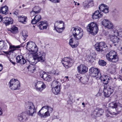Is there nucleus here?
Returning <instances> with one entry per match:
<instances>
[{"mask_svg":"<svg viewBox=\"0 0 122 122\" xmlns=\"http://www.w3.org/2000/svg\"><path fill=\"white\" fill-rule=\"evenodd\" d=\"M120 104L119 103H116L115 102L111 103L109 108L110 111H108V113L113 115H116L119 114L122 108V106L120 105Z\"/></svg>","mask_w":122,"mask_h":122,"instance_id":"f257e3e1","label":"nucleus"},{"mask_svg":"<svg viewBox=\"0 0 122 122\" xmlns=\"http://www.w3.org/2000/svg\"><path fill=\"white\" fill-rule=\"evenodd\" d=\"M89 73L91 76L95 77L97 80L100 79L103 81H105V79H104L103 76H101L99 70L98 68L91 67L89 70Z\"/></svg>","mask_w":122,"mask_h":122,"instance_id":"f03ea898","label":"nucleus"},{"mask_svg":"<svg viewBox=\"0 0 122 122\" xmlns=\"http://www.w3.org/2000/svg\"><path fill=\"white\" fill-rule=\"evenodd\" d=\"M86 29L92 35H95L98 31L97 24L94 22H92L88 24L86 27Z\"/></svg>","mask_w":122,"mask_h":122,"instance_id":"7ed1b4c3","label":"nucleus"},{"mask_svg":"<svg viewBox=\"0 0 122 122\" xmlns=\"http://www.w3.org/2000/svg\"><path fill=\"white\" fill-rule=\"evenodd\" d=\"M25 108L27 110V113L30 116H32L36 113V109L34 104L30 102H28L25 103Z\"/></svg>","mask_w":122,"mask_h":122,"instance_id":"20e7f679","label":"nucleus"},{"mask_svg":"<svg viewBox=\"0 0 122 122\" xmlns=\"http://www.w3.org/2000/svg\"><path fill=\"white\" fill-rule=\"evenodd\" d=\"M24 42L21 43L20 45L15 46L10 44L9 48V53H21L20 52L21 47H23L25 46L24 44Z\"/></svg>","mask_w":122,"mask_h":122,"instance_id":"39448f33","label":"nucleus"},{"mask_svg":"<svg viewBox=\"0 0 122 122\" xmlns=\"http://www.w3.org/2000/svg\"><path fill=\"white\" fill-rule=\"evenodd\" d=\"M10 88L13 90H18L20 87L19 81L16 79H12L9 83Z\"/></svg>","mask_w":122,"mask_h":122,"instance_id":"423d86ee","label":"nucleus"},{"mask_svg":"<svg viewBox=\"0 0 122 122\" xmlns=\"http://www.w3.org/2000/svg\"><path fill=\"white\" fill-rule=\"evenodd\" d=\"M73 29L72 33L74 38L75 40L78 41L81 39L83 36V30H80V28L78 29L74 27L72 28V29Z\"/></svg>","mask_w":122,"mask_h":122,"instance_id":"0eeeda50","label":"nucleus"},{"mask_svg":"<svg viewBox=\"0 0 122 122\" xmlns=\"http://www.w3.org/2000/svg\"><path fill=\"white\" fill-rule=\"evenodd\" d=\"M104 93L105 96L108 97H109L113 92V87L109 86L108 84H104Z\"/></svg>","mask_w":122,"mask_h":122,"instance_id":"6e6552de","label":"nucleus"},{"mask_svg":"<svg viewBox=\"0 0 122 122\" xmlns=\"http://www.w3.org/2000/svg\"><path fill=\"white\" fill-rule=\"evenodd\" d=\"M61 62L65 67L68 68L71 67V64L73 63L74 61L72 58L66 57L63 58Z\"/></svg>","mask_w":122,"mask_h":122,"instance_id":"1a4fd4ad","label":"nucleus"},{"mask_svg":"<svg viewBox=\"0 0 122 122\" xmlns=\"http://www.w3.org/2000/svg\"><path fill=\"white\" fill-rule=\"evenodd\" d=\"M36 90L38 91H41L46 87V86L44 83L41 81H38L34 84Z\"/></svg>","mask_w":122,"mask_h":122,"instance_id":"9d476101","label":"nucleus"},{"mask_svg":"<svg viewBox=\"0 0 122 122\" xmlns=\"http://www.w3.org/2000/svg\"><path fill=\"white\" fill-rule=\"evenodd\" d=\"M105 46V43L103 42H97L95 45L96 50L98 51H105L106 48Z\"/></svg>","mask_w":122,"mask_h":122,"instance_id":"9b49d317","label":"nucleus"},{"mask_svg":"<svg viewBox=\"0 0 122 122\" xmlns=\"http://www.w3.org/2000/svg\"><path fill=\"white\" fill-rule=\"evenodd\" d=\"M33 58L34 60L41 62H44L45 60V56L43 54H33Z\"/></svg>","mask_w":122,"mask_h":122,"instance_id":"f8f14e48","label":"nucleus"},{"mask_svg":"<svg viewBox=\"0 0 122 122\" xmlns=\"http://www.w3.org/2000/svg\"><path fill=\"white\" fill-rule=\"evenodd\" d=\"M103 112V110L101 108H97L93 111L92 116L93 117L96 118L97 117L102 115Z\"/></svg>","mask_w":122,"mask_h":122,"instance_id":"ddd939ff","label":"nucleus"},{"mask_svg":"<svg viewBox=\"0 0 122 122\" xmlns=\"http://www.w3.org/2000/svg\"><path fill=\"white\" fill-rule=\"evenodd\" d=\"M41 73L40 76L45 81L49 82L52 80V78L51 76L43 71L41 72L40 74Z\"/></svg>","mask_w":122,"mask_h":122,"instance_id":"4468645a","label":"nucleus"},{"mask_svg":"<svg viewBox=\"0 0 122 122\" xmlns=\"http://www.w3.org/2000/svg\"><path fill=\"white\" fill-rule=\"evenodd\" d=\"M107 59L108 61L113 62L117 61V56L116 55H113L111 54H107L106 56Z\"/></svg>","mask_w":122,"mask_h":122,"instance_id":"2eb2a0df","label":"nucleus"},{"mask_svg":"<svg viewBox=\"0 0 122 122\" xmlns=\"http://www.w3.org/2000/svg\"><path fill=\"white\" fill-rule=\"evenodd\" d=\"M2 22L6 26L12 24L13 22L12 19L10 17H5L2 18Z\"/></svg>","mask_w":122,"mask_h":122,"instance_id":"dca6fc26","label":"nucleus"},{"mask_svg":"<svg viewBox=\"0 0 122 122\" xmlns=\"http://www.w3.org/2000/svg\"><path fill=\"white\" fill-rule=\"evenodd\" d=\"M77 69L78 72L81 74L85 73L88 71L87 67L83 65H81L78 66Z\"/></svg>","mask_w":122,"mask_h":122,"instance_id":"f3484780","label":"nucleus"},{"mask_svg":"<svg viewBox=\"0 0 122 122\" xmlns=\"http://www.w3.org/2000/svg\"><path fill=\"white\" fill-rule=\"evenodd\" d=\"M27 115L26 113H21L18 115V119L20 121H25L27 120Z\"/></svg>","mask_w":122,"mask_h":122,"instance_id":"a211bd4d","label":"nucleus"},{"mask_svg":"<svg viewBox=\"0 0 122 122\" xmlns=\"http://www.w3.org/2000/svg\"><path fill=\"white\" fill-rule=\"evenodd\" d=\"M17 62L20 63L21 65L25 64V63H27L26 60L22 56L18 55L16 57Z\"/></svg>","mask_w":122,"mask_h":122,"instance_id":"6ab92c4d","label":"nucleus"},{"mask_svg":"<svg viewBox=\"0 0 122 122\" xmlns=\"http://www.w3.org/2000/svg\"><path fill=\"white\" fill-rule=\"evenodd\" d=\"M99 9L101 12L102 11L105 13H107L109 12L108 7L103 4H102L99 5Z\"/></svg>","mask_w":122,"mask_h":122,"instance_id":"aec40b11","label":"nucleus"},{"mask_svg":"<svg viewBox=\"0 0 122 122\" xmlns=\"http://www.w3.org/2000/svg\"><path fill=\"white\" fill-rule=\"evenodd\" d=\"M103 16V14L101 13V12L99 10H97L95 11L92 15V18L94 19H96L101 17Z\"/></svg>","mask_w":122,"mask_h":122,"instance_id":"412c9836","label":"nucleus"},{"mask_svg":"<svg viewBox=\"0 0 122 122\" xmlns=\"http://www.w3.org/2000/svg\"><path fill=\"white\" fill-rule=\"evenodd\" d=\"M39 27L40 30H43L44 29H47L48 24L47 23V21H41L39 23Z\"/></svg>","mask_w":122,"mask_h":122,"instance_id":"4be33fe9","label":"nucleus"},{"mask_svg":"<svg viewBox=\"0 0 122 122\" xmlns=\"http://www.w3.org/2000/svg\"><path fill=\"white\" fill-rule=\"evenodd\" d=\"M35 45L34 42L32 41L29 42L26 45V49L30 52L35 47Z\"/></svg>","mask_w":122,"mask_h":122,"instance_id":"5701e85b","label":"nucleus"},{"mask_svg":"<svg viewBox=\"0 0 122 122\" xmlns=\"http://www.w3.org/2000/svg\"><path fill=\"white\" fill-rule=\"evenodd\" d=\"M114 34V36H110V39L111 41L113 43L116 44L114 45V46H115L119 41L120 39L117 36V35H115Z\"/></svg>","mask_w":122,"mask_h":122,"instance_id":"b1692460","label":"nucleus"},{"mask_svg":"<svg viewBox=\"0 0 122 122\" xmlns=\"http://www.w3.org/2000/svg\"><path fill=\"white\" fill-rule=\"evenodd\" d=\"M41 15H38L35 16L34 18L31 20V23L33 24H36L41 20Z\"/></svg>","mask_w":122,"mask_h":122,"instance_id":"393cba45","label":"nucleus"},{"mask_svg":"<svg viewBox=\"0 0 122 122\" xmlns=\"http://www.w3.org/2000/svg\"><path fill=\"white\" fill-rule=\"evenodd\" d=\"M113 32L115 35L118 36L120 37H122V28H120L117 30L114 29L113 30Z\"/></svg>","mask_w":122,"mask_h":122,"instance_id":"a878e982","label":"nucleus"},{"mask_svg":"<svg viewBox=\"0 0 122 122\" xmlns=\"http://www.w3.org/2000/svg\"><path fill=\"white\" fill-rule=\"evenodd\" d=\"M76 41V43L75 42L74 44L73 45V42H74V41H73V38H71L70 39L69 41V45L71 46L73 48H74L76 47L79 45V42L78 41Z\"/></svg>","mask_w":122,"mask_h":122,"instance_id":"bb28decb","label":"nucleus"},{"mask_svg":"<svg viewBox=\"0 0 122 122\" xmlns=\"http://www.w3.org/2000/svg\"><path fill=\"white\" fill-rule=\"evenodd\" d=\"M41 110H40L38 112V115L41 117L45 118L50 116V114L48 111H47L44 113H41L40 112Z\"/></svg>","mask_w":122,"mask_h":122,"instance_id":"cd10ccee","label":"nucleus"},{"mask_svg":"<svg viewBox=\"0 0 122 122\" xmlns=\"http://www.w3.org/2000/svg\"><path fill=\"white\" fill-rule=\"evenodd\" d=\"M60 86L57 85L55 87L52 88V91L54 94H57L59 93L60 92Z\"/></svg>","mask_w":122,"mask_h":122,"instance_id":"c85d7f7f","label":"nucleus"},{"mask_svg":"<svg viewBox=\"0 0 122 122\" xmlns=\"http://www.w3.org/2000/svg\"><path fill=\"white\" fill-rule=\"evenodd\" d=\"M8 7L6 5L1 7L0 9V12L3 14L6 15L8 13Z\"/></svg>","mask_w":122,"mask_h":122,"instance_id":"c756f323","label":"nucleus"},{"mask_svg":"<svg viewBox=\"0 0 122 122\" xmlns=\"http://www.w3.org/2000/svg\"><path fill=\"white\" fill-rule=\"evenodd\" d=\"M35 66H36L31 64L27 67V68L30 71L33 73L36 70V68Z\"/></svg>","mask_w":122,"mask_h":122,"instance_id":"7c9ffc66","label":"nucleus"},{"mask_svg":"<svg viewBox=\"0 0 122 122\" xmlns=\"http://www.w3.org/2000/svg\"><path fill=\"white\" fill-rule=\"evenodd\" d=\"M103 76V78L105 79V81L107 80V82L105 83L104 84H108V85H109V84H110L111 83V82H112V80L110 77H108V76L106 75H104L102 76Z\"/></svg>","mask_w":122,"mask_h":122,"instance_id":"2f4dec72","label":"nucleus"},{"mask_svg":"<svg viewBox=\"0 0 122 122\" xmlns=\"http://www.w3.org/2000/svg\"><path fill=\"white\" fill-rule=\"evenodd\" d=\"M26 17H25V16H21L19 17L18 19V20L19 21L22 22V23L24 24H25L26 23Z\"/></svg>","mask_w":122,"mask_h":122,"instance_id":"473e14b6","label":"nucleus"},{"mask_svg":"<svg viewBox=\"0 0 122 122\" xmlns=\"http://www.w3.org/2000/svg\"><path fill=\"white\" fill-rule=\"evenodd\" d=\"M9 30L10 31L11 33L14 34H15L18 32V28L15 26H14L13 27H11Z\"/></svg>","mask_w":122,"mask_h":122,"instance_id":"72a5a7b5","label":"nucleus"},{"mask_svg":"<svg viewBox=\"0 0 122 122\" xmlns=\"http://www.w3.org/2000/svg\"><path fill=\"white\" fill-rule=\"evenodd\" d=\"M56 24H54V29L56 30V31L59 33H61L62 32V30H64V27L62 28H59L57 26H56Z\"/></svg>","mask_w":122,"mask_h":122,"instance_id":"f704fd0d","label":"nucleus"},{"mask_svg":"<svg viewBox=\"0 0 122 122\" xmlns=\"http://www.w3.org/2000/svg\"><path fill=\"white\" fill-rule=\"evenodd\" d=\"M110 21L109 20L107 19H104L101 21L102 25L106 27L107 24Z\"/></svg>","mask_w":122,"mask_h":122,"instance_id":"c9c22d12","label":"nucleus"},{"mask_svg":"<svg viewBox=\"0 0 122 122\" xmlns=\"http://www.w3.org/2000/svg\"><path fill=\"white\" fill-rule=\"evenodd\" d=\"M39 9V7H38L35 6L33 8L32 10L31 13H32V12H35L36 14L39 13L40 12V11L39 10L37 11L36 10L37 9Z\"/></svg>","mask_w":122,"mask_h":122,"instance_id":"e433bc0d","label":"nucleus"},{"mask_svg":"<svg viewBox=\"0 0 122 122\" xmlns=\"http://www.w3.org/2000/svg\"><path fill=\"white\" fill-rule=\"evenodd\" d=\"M107 25L106 27L108 29H112L113 27V25L110 21L107 24Z\"/></svg>","mask_w":122,"mask_h":122,"instance_id":"4c0bfd02","label":"nucleus"},{"mask_svg":"<svg viewBox=\"0 0 122 122\" xmlns=\"http://www.w3.org/2000/svg\"><path fill=\"white\" fill-rule=\"evenodd\" d=\"M98 63L100 65L103 66H105L106 64V62L102 60H99Z\"/></svg>","mask_w":122,"mask_h":122,"instance_id":"58836bf2","label":"nucleus"},{"mask_svg":"<svg viewBox=\"0 0 122 122\" xmlns=\"http://www.w3.org/2000/svg\"><path fill=\"white\" fill-rule=\"evenodd\" d=\"M96 54H90L88 55L89 57V58L90 59L92 58L94 59L95 58Z\"/></svg>","mask_w":122,"mask_h":122,"instance_id":"ea45409f","label":"nucleus"},{"mask_svg":"<svg viewBox=\"0 0 122 122\" xmlns=\"http://www.w3.org/2000/svg\"><path fill=\"white\" fill-rule=\"evenodd\" d=\"M22 35L24 37L23 39L24 41H25L26 39V38L28 36L27 34L26 33L24 32L23 31L22 32Z\"/></svg>","mask_w":122,"mask_h":122,"instance_id":"a19ab883","label":"nucleus"},{"mask_svg":"<svg viewBox=\"0 0 122 122\" xmlns=\"http://www.w3.org/2000/svg\"><path fill=\"white\" fill-rule=\"evenodd\" d=\"M34 49H32V51H31L32 52L34 53H36L38 51V48L36 46H35V47H34Z\"/></svg>","mask_w":122,"mask_h":122,"instance_id":"79ce46f5","label":"nucleus"},{"mask_svg":"<svg viewBox=\"0 0 122 122\" xmlns=\"http://www.w3.org/2000/svg\"><path fill=\"white\" fill-rule=\"evenodd\" d=\"M59 83V82L57 80H55L53 81L51 86H55V85H56Z\"/></svg>","mask_w":122,"mask_h":122,"instance_id":"37998d69","label":"nucleus"},{"mask_svg":"<svg viewBox=\"0 0 122 122\" xmlns=\"http://www.w3.org/2000/svg\"><path fill=\"white\" fill-rule=\"evenodd\" d=\"M84 7L85 8L90 7L88 3V2H86L84 5Z\"/></svg>","mask_w":122,"mask_h":122,"instance_id":"c03bdc74","label":"nucleus"},{"mask_svg":"<svg viewBox=\"0 0 122 122\" xmlns=\"http://www.w3.org/2000/svg\"><path fill=\"white\" fill-rule=\"evenodd\" d=\"M88 3L90 7L93 5V1H89L88 2Z\"/></svg>","mask_w":122,"mask_h":122,"instance_id":"a18cd8bd","label":"nucleus"},{"mask_svg":"<svg viewBox=\"0 0 122 122\" xmlns=\"http://www.w3.org/2000/svg\"><path fill=\"white\" fill-rule=\"evenodd\" d=\"M53 110V109L52 108L49 107L47 111H48L49 112H50V113H51L52 112Z\"/></svg>","mask_w":122,"mask_h":122,"instance_id":"49530a36","label":"nucleus"},{"mask_svg":"<svg viewBox=\"0 0 122 122\" xmlns=\"http://www.w3.org/2000/svg\"><path fill=\"white\" fill-rule=\"evenodd\" d=\"M49 107V106H43V107H42V108H41V109L40 110H41H41H44V109H47V110L48 109V108Z\"/></svg>","mask_w":122,"mask_h":122,"instance_id":"de8ad7c7","label":"nucleus"},{"mask_svg":"<svg viewBox=\"0 0 122 122\" xmlns=\"http://www.w3.org/2000/svg\"><path fill=\"white\" fill-rule=\"evenodd\" d=\"M10 54H0L4 55L5 56H6L7 58L9 59L10 58Z\"/></svg>","mask_w":122,"mask_h":122,"instance_id":"09e8293b","label":"nucleus"},{"mask_svg":"<svg viewBox=\"0 0 122 122\" xmlns=\"http://www.w3.org/2000/svg\"><path fill=\"white\" fill-rule=\"evenodd\" d=\"M19 12L18 10H15V11L14 12V14L16 15H17L18 14Z\"/></svg>","mask_w":122,"mask_h":122,"instance_id":"8fccbe9b","label":"nucleus"},{"mask_svg":"<svg viewBox=\"0 0 122 122\" xmlns=\"http://www.w3.org/2000/svg\"><path fill=\"white\" fill-rule=\"evenodd\" d=\"M59 117L58 116H54L52 117V119H59Z\"/></svg>","mask_w":122,"mask_h":122,"instance_id":"3c124183","label":"nucleus"},{"mask_svg":"<svg viewBox=\"0 0 122 122\" xmlns=\"http://www.w3.org/2000/svg\"><path fill=\"white\" fill-rule=\"evenodd\" d=\"M108 53H117L114 51L112 50L108 52Z\"/></svg>","mask_w":122,"mask_h":122,"instance_id":"603ef678","label":"nucleus"},{"mask_svg":"<svg viewBox=\"0 0 122 122\" xmlns=\"http://www.w3.org/2000/svg\"><path fill=\"white\" fill-rule=\"evenodd\" d=\"M68 76H66L64 77V80H65L66 81H68L69 80V79H68Z\"/></svg>","mask_w":122,"mask_h":122,"instance_id":"864d4df0","label":"nucleus"},{"mask_svg":"<svg viewBox=\"0 0 122 122\" xmlns=\"http://www.w3.org/2000/svg\"><path fill=\"white\" fill-rule=\"evenodd\" d=\"M3 67L2 66L1 64H0V71H1L2 69H3Z\"/></svg>","mask_w":122,"mask_h":122,"instance_id":"5fc2aeb1","label":"nucleus"},{"mask_svg":"<svg viewBox=\"0 0 122 122\" xmlns=\"http://www.w3.org/2000/svg\"><path fill=\"white\" fill-rule=\"evenodd\" d=\"M3 113V110L0 107V115H2Z\"/></svg>","mask_w":122,"mask_h":122,"instance_id":"6e6d98bb","label":"nucleus"},{"mask_svg":"<svg viewBox=\"0 0 122 122\" xmlns=\"http://www.w3.org/2000/svg\"><path fill=\"white\" fill-rule=\"evenodd\" d=\"M9 60L13 64L15 65V62L12 61V60L10 59V58H9Z\"/></svg>","mask_w":122,"mask_h":122,"instance_id":"4d7b16f0","label":"nucleus"},{"mask_svg":"<svg viewBox=\"0 0 122 122\" xmlns=\"http://www.w3.org/2000/svg\"><path fill=\"white\" fill-rule=\"evenodd\" d=\"M71 100H68L67 101V103L68 104H71Z\"/></svg>","mask_w":122,"mask_h":122,"instance_id":"13d9d810","label":"nucleus"},{"mask_svg":"<svg viewBox=\"0 0 122 122\" xmlns=\"http://www.w3.org/2000/svg\"><path fill=\"white\" fill-rule=\"evenodd\" d=\"M59 22L60 23V24H62V23H63V25L64 24V23L63 21H59Z\"/></svg>","mask_w":122,"mask_h":122,"instance_id":"bf43d9fd","label":"nucleus"},{"mask_svg":"<svg viewBox=\"0 0 122 122\" xmlns=\"http://www.w3.org/2000/svg\"><path fill=\"white\" fill-rule=\"evenodd\" d=\"M106 115L107 117H109L110 115H109V114H108V113H107V112L106 113Z\"/></svg>","mask_w":122,"mask_h":122,"instance_id":"052dcab7","label":"nucleus"},{"mask_svg":"<svg viewBox=\"0 0 122 122\" xmlns=\"http://www.w3.org/2000/svg\"><path fill=\"white\" fill-rule=\"evenodd\" d=\"M105 47L106 48H105V51H106V49H107V48H108V47L107 46V45L106 46L105 45Z\"/></svg>","mask_w":122,"mask_h":122,"instance_id":"680f3d73","label":"nucleus"},{"mask_svg":"<svg viewBox=\"0 0 122 122\" xmlns=\"http://www.w3.org/2000/svg\"><path fill=\"white\" fill-rule=\"evenodd\" d=\"M82 105H83V107H85V103L84 102H82Z\"/></svg>","mask_w":122,"mask_h":122,"instance_id":"e2e57ef3","label":"nucleus"},{"mask_svg":"<svg viewBox=\"0 0 122 122\" xmlns=\"http://www.w3.org/2000/svg\"><path fill=\"white\" fill-rule=\"evenodd\" d=\"M32 62L33 63V64H36L37 63V61H36V62L33 61Z\"/></svg>","mask_w":122,"mask_h":122,"instance_id":"0e129e2a","label":"nucleus"},{"mask_svg":"<svg viewBox=\"0 0 122 122\" xmlns=\"http://www.w3.org/2000/svg\"><path fill=\"white\" fill-rule=\"evenodd\" d=\"M54 74H55V75H56V74L57 75H58V73H56V72H54Z\"/></svg>","mask_w":122,"mask_h":122,"instance_id":"69168bd1","label":"nucleus"},{"mask_svg":"<svg viewBox=\"0 0 122 122\" xmlns=\"http://www.w3.org/2000/svg\"><path fill=\"white\" fill-rule=\"evenodd\" d=\"M2 21V18H0V22Z\"/></svg>","mask_w":122,"mask_h":122,"instance_id":"338daca9","label":"nucleus"},{"mask_svg":"<svg viewBox=\"0 0 122 122\" xmlns=\"http://www.w3.org/2000/svg\"><path fill=\"white\" fill-rule=\"evenodd\" d=\"M0 18H2V16L0 15Z\"/></svg>","mask_w":122,"mask_h":122,"instance_id":"774afa93","label":"nucleus"}]
</instances>
